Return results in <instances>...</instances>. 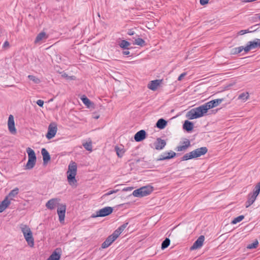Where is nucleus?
I'll return each instance as SVG.
<instances>
[{
	"label": "nucleus",
	"instance_id": "a878e982",
	"mask_svg": "<svg viewBox=\"0 0 260 260\" xmlns=\"http://www.w3.org/2000/svg\"><path fill=\"white\" fill-rule=\"evenodd\" d=\"M249 97V93L247 92H245L240 93L238 97V99L243 102H245L248 99Z\"/></svg>",
	"mask_w": 260,
	"mask_h": 260
},
{
	"label": "nucleus",
	"instance_id": "dca6fc26",
	"mask_svg": "<svg viewBox=\"0 0 260 260\" xmlns=\"http://www.w3.org/2000/svg\"><path fill=\"white\" fill-rule=\"evenodd\" d=\"M190 146V142L188 140L184 141L181 145L178 146L175 150L177 151H185Z\"/></svg>",
	"mask_w": 260,
	"mask_h": 260
},
{
	"label": "nucleus",
	"instance_id": "1a4fd4ad",
	"mask_svg": "<svg viewBox=\"0 0 260 260\" xmlns=\"http://www.w3.org/2000/svg\"><path fill=\"white\" fill-rule=\"evenodd\" d=\"M57 131L56 124L54 123H51L48 126V132L46 135V138L49 140L53 138L55 136Z\"/></svg>",
	"mask_w": 260,
	"mask_h": 260
},
{
	"label": "nucleus",
	"instance_id": "3c124183",
	"mask_svg": "<svg viewBox=\"0 0 260 260\" xmlns=\"http://www.w3.org/2000/svg\"><path fill=\"white\" fill-rule=\"evenodd\" d=\"M122 54L124 55H128L130 54V52L128 50H125L122 52Z\"/></svg>",
	"mask_w": 260,
	"mask_h": 260
},
{
	"label": "nucleus",
	"instance_id": "6e6552de",
	"mask_svg": "<svg viewBox=\"0 0 260 260\" xmlns=\"http://www.w3.org/2000/svg\"><path fill=\"white\" fill-rule=\"evenodd\" d=\"M260 48V39H255L252 41H249L248 42L247 46H246L245 52L247 53L250 50L254 49L256 48Z\"/></svg>",
	"mask_w": 260,
	"mask_h": 260
},
{
	"label": "nucleus",
	"instance_id": "6e6d98bb",
	"mask_svg": "<svg viewBox=\"0 0 260 260\" xmlns=\"http://www.w3.org/2000/svg\"><path fill=\"white\" fill-rule=\"evenodd\" d=\"M99 118V116H96L95 118Z\"/></svg>",
	"mask_w": 260,
	"mask_h": 260
},
{
	"label": "nucleus",
	"instance_id": "473e14b6",
	"mask_svg": "<svg viewBox=\"0 0 260 260\" xmlns=\"http://www.w3.org/2000/svg\"><path fill=\"white\" fill-rule=\"evenodd\" d=\"M133 44L139 45L142 47L145 46L146 45V43L145 41L142 38H138L135 39L134 42L133 43Z\"/></svg>",
	"mask_w": 260,
	"mask_h": 260
},
{
	"label": "nucleus",
	"instance_id": "c756f323",
	"mask_svg": "<svg viewBox=\"0 0 260 260\" xmlns=\"http://www.w3.org/2000/svg\"><path fill=\"white\" fill-rule=\"evenodd\" d=\"M131 45L130 43L126 40H122L119 43V46L123 49H128V46Z\"/></svg>",
	"mask_w": 260,
	"mask_h": 260
},
{
	"label": "nucleus",
	"instance_id": "f3484780",
	"mask_svg": "<svg viewBox=\"0 0 260 260\" xmlns=\"http://www.w3.org/2000/svg\"><path fill=\"white\" fill-rule=\"evenodd\" d=\"M60 249H56L47 260H59L61 256Z\"/></svg>",
	"mask_w": 260,
	"mask_h": 260
},
{
	"label": "nucleus",
	"instance_id": "a211bd4d",
	"mask_svg": "<svg viewBox=\"0 0 260 260\" xmlns=\"http://www.w3.org/2000/svg\"><path fill=\"white\" fill-rule=\"evenodd\" d=\"M146 135V132L144 130H141L135 134L134 139L136 142H140L145 139Z\"/></svg>",
	"mask_w": 260,
	"mask_h": 260
},
{
	"label": "nucleus",
	"instance_id": "423d86ee",
	"mask_svg": "<svg viewBox=\"0 0 260 260\" xmlns=\"http://www.w3.org/2000/svg\"><path fill=\"white\" fill-rule=\"evenodd\" d=\"M260 192V182L255 186L253 192L249 193L248 196V200L246 202L245 206L246 208L249 207L255 201L256 197Z\"/></svg>",
	"mask_w": 260,
	"mask_h": 260
},
{
	"label": "nucleus",
	"instance_id": "a19ab883",
	"mask_svg": "<svg viewBox=\"0 0 260 260\" xmlns=\"http://www.w3.org/2000/svg\"><path fill=\"white\" fill-rule=\"evenodd\" d=\"M119 191V189H115V190H110L109 191H108V192L106 193L105 194H104L102 197V198H105L107 196H108L109 195H111L113 193H116L117 192H118Z\"/></svg>",
	"mask_w": 260,
	"mask_h": 260
},
{
	"label": "nucleus",
	"instance_id": "6ab92c4d",
	"mask_svg": "<svg viewBox=\"0 0 260 260\" xmlns=\"http://www.w3.org/2000/svg\"><path fill=\"white\" fill-rule=\"evenodd\" d=\"M154 145L156 150H161L166 145V142L160 138H157Z\"/></svg>",
	"mask_w": 260,
	"mask_h": 260
},
{
	"label": "nucleus",
	"instance_id": "4be33fe9",
	"mask_svg": "<svg viewBox=\"0 0 260 260\" xmlns=\"http://www.w3.org/2000/svg\"><path fill=\"white\" fill-rule=\"evenodd\" d=\"M41 153L43 156V162L44 164L48 162L50 160V156L49 152L45 148H42Z\"/></svg>",
	"mask_w": 260,
	"mask_h": 260
},
{
	"label": "nucleus",
	"instance_id": "9b49d317",
	"mask_svg": "<svg viewBox=\"0 0 260 260\" xmlns=\"http://www.w3.org/2000/svg\"><path fill=\"white\" fill-rule=\"evenodd\" d=\"M176 155V153L172 150L169 152H165L159 155V157L157 159V160L161 161L169 159L174 158Z\"/></svg>",
	"mask_w": 260,
	"mask_h": 260
},
{
	"label": "nucleus",
	"instance_id": "20e7f679",
	"mask_svg": "<svg viewBox=\"0 0 260 260\" xmlns=\"http://www.w3.org/2000/svg\"><path fill=\"white\" fill-rule=\"evenodd\" d=\"M153 191V187L148 185L135 190L133 195L135 197H143L149 194Z\"/></svg>",
	"mask_w": 260,
	"mask_h": 260
},
{
	"label": "nucleus",
	"instance_id": "e433bc0d",
	"mask_svg": "<svg viewBox=\"0 0 260 260\" xmlns=\"http://www.w3.org/2000/svg\"><path fill=\"white\" fill-rule=\"evenodd\" d=\"M18 192H19V189H18V188L16 187L10 191V192L9 193V195L8 197V198L9 197H10V198L14 197L18 193Z\"/></svg>",
	"mask_w": 260,
	"mask_h": 260
},
{
	"label": "nucleus",
	"instance_id": "7ed1b4c3",
	"mask_svg": "<svg viewBox=\"0 0 260 260\" xmlns=\"http://www.w3.org/2000/svg\"><path fill=\"white\" fill-rule=\"evenodd\" d=\"M208 151L206 147L197 148L189 153H186L182 157V160H187L190 159L197 158L206 154Z\"/></svg>",
	"mask_w": 260,
	"mask_h": 260
},
{
	"label": "nucleus",
	"instance_id": "ea45409f",
	"mask_svg": "<svg viewBox=\"0 0 260 260\" xmlns=\"http://www.w3.org/2000/svg\"><path fill=\"white\" fill-rule=\"evenodd\" d=\"M258 244V242L257 240H256L252 243L248 244L247 246V248L250 249L255 248L257 247Z\"/></svg>",
	"mask_w": 260,
	"mask_h": 260
},
{
	"label": "nucleus",
	"instance_id": "f257e3e1",
	"mask_svg": "<svg viewBox=\"0 0 260 260\" xmlns=\"http://www.w3.org/2000/svg\"><path fill=\"white\" fill-rule=\"evenodd\" d=\"M223 101L222 99H216L211 101L197 108H193L189 111L186 117L189 119H194L203 116L208 110L219 105Z\"/></svg>",
	"mask_w": 260,
	"mask_h": 260
},
{
	"label": "nucleus",
	"instance_id": "37998d69",
	"mask_svg": "<svg viewBox=\"0 0 260 260\" xmlns=\"http://www.w3.org/2000/svg\"><path fill=\"white\" fill-rule=\"evenodd\" d=\"M9 46H10V44H9V42L7 41H6L3 45V48L6 49H7L8 48H9Z\"/></svg>",
	"mask_w": 260,
	"mask_h": 260
},
{
	"label": "nucleus",
	"instance_id": "c85d7f7f",
	"mask_svg": "<svg viewBox=\"0 0 260 260\" xmlns=\"http://www.w3.org/2000/svg\"><path fill=\"white\" fill-rule=\"evenodd\" d=\"M80 99L85 105L88 108L90 107L92 103L85 95H82Z\"/></svg>",
	"mask_w": 260,
	"mask_h": 260
},
{
	"label": "nucleus",
	"instance_id": "c03bdc74",
	"mask_svg": "<svg viewBox=\"0 0 260 260\" xmlns=\"http://www.w3.org/2000/svg\"><path fill=\"white\" fill-rule=\"evenodd\" d=\"M28 78L30 81H37L38 80V79H37L35 76L32 75H29Z\"/></svg>",
	"mask_w": 260,
	"mask_h": 260
},
{
	"label": "nucleus",
	"instance_id": "c9c22d12",
	"mask_svg": "<svg viewBox=\"0 0 260 260\" xmlns=\"http://www.w3.org/2000/svg\"><path fill=\"white\" fill-rule=\"evenodd\" d=\"M115 151H116V153L118 156L119 157H121L124 153V150L117 146L115 147Z\"/></svg>",
	"mask_w": 260,
	"mask_h": 260
},
{
	"label": "nucleus",
	"instance_id": "f03ea898",
	"mask_svg": "<svg viewBox=\"0 0 260 260\" xmlns=\"http://www.w3.org/2000/svg\"><path fill=\"white\" fill-rule=\"evenodd\" d=\"M67 173L68 180L70 185L72 186L75 185L77 183V180L75 179L77 174V164L76 162L71 161L70 163Z\"/></svg>",
	"mask_w": 260,
	"mask_h": 260
},
{
	"label": "nucleus",
	"instance_id": "f8f14e48",
	"mask_svg": "<svg viewBox=\"0 0 260 260\" xmlns=\"http://www.w3.org/2000/svg\"><path fill=\"white\" fill-rule=\"evenodd\" d=\"M118 237L113 233L102 243V247L103 248H106L108 247Z\"/></svg>",
	"mask_w": 260,
	"mask_h": 260
},
{
	"label": "nucleus",
	"instance_id": "aec40b11",
	"mask_svg": "<svg viewBox=\"0 0 260 260\" xmlns=\"http://www.w3.org/2000/svg\"><path fill=\"white\" fill-rule=\"evenodd\" d=\"M11 201L6 197L0 204V213L3 212L10 204Z\"/></svg>",
	"mask_w": 260,
	"mask_h": 260
},
{
	"label": "nucleus",
	"instance_id": "ddd939ff",
	"mask_svg": "<svg viewBox=\"0 0 260 260\" xmlns=\"http://www.w3.org/2000/svg\"><path fill=\"white\" fill-rule=\"evenodd\" d=\"M60 200L58 198H53L49 200L46 204L47 208L50 210H53L56 206H59Z\"/></svg>",
	"mask_w": 260,
	"mask_h": 260
},
{
	"label": "nucleus",
	"instance_id": "2f4dec72",
	"mask_svg": "<svg viewBox=\"0 0 260 260\" xmlns=\"http://www.w3.org/2000/svg\"><path fill=\"white\" fill-rule=\"evenodd\" d=\"M61 77L63 79L66 80H75L76 79V77L74 76H69L66 73H63L60 75Z\"/></svg>",
	"mask_w": 260,
	"mask_h": 260
},
{
	"label": "nucleus",
	"instance_id": "2eb2a0df",
	"mask_svg": "<svg viewBox=\"0 0 260 260\" xmlns=\"http://www.w3.org/2000/svg\"><path fill=\"white\" fill-rule=\"evenodd\" d=\"M204 240V236H200L193 243V245L191 247L190 249L194 250L201 247L203 244Z\"/></svg>",
	"mask_w": 260,
	"mask_h": 260
},
{
	"label": "nucleus",
	"instance_id": "4468645a",
	"mask_svg": "<svg viewBox=\"0 0 260 260\" xmlns=\"http://www.w3.org/2000/svg\"><path fill=\"white\" fill-rule=\"evenodd\" d=\"M8 126L9 132L12 134L16 133V129L15 127V122L14 117L12 115H10L8 121Z\"/></svg>",
	"mask_w": 260,
	"mask_h": 260
},
{
	"label": "nucleus",
	"instance_id": "49530a36",
	"mask_svg": "<svg viewBox=\"0 0 260 260\" xmlns=\"http://www.w3.org/2000/svg\"><path fill=\"white\" fill-rule=\"evenodd\" d=\"M209 0H200V3L201 5L204 6L208 4Z\"/></svg>",
	"mask_w": 260,
	"mask_h": 260
},
{
	"label": "nucleus",
	"instance_id": "a18cd8bd",
	"mask_svg": "<svg viewBox=\"0 0 260 260\" xmlns=\"http://www.w3.org/2000/svg\"><path fill=\"white\" fill-rule=\"evenodd\" d=\"M133 189H134L133 187H126L122 189V191H129L132 190Z\"/></svg>",
	"mask_w": 260,
	"mask_h": 260
},
{
	"label": "nucleus",
	"instance_id": "cd10ccee",
	"mask_svg": "<svg viewBox=\"0 0 260 260\" xmlns=\"http://www.w3.org/2000/svg\"><path fill=\"white\" fill-rule=\"evenodd\" d=\"M46 35L45 32H41L39 33L36 38L35 43H38L45 38H46Z\"/></svg>",
	"mask_w": 260,
	"mask_h": 260
},
{
	"label": "nucleus",
	"instance_id": "0eeeda50",
	"mask_svg": "<svg viewBox=\"0 0 260 260\" xmlns=\"http://www.w3.org/2000/svg\"><path fill=\"white\" fill-rule=\"evenodd\" d=\"M113 211V208L111 207H104L99 211H96V214L93 215L92 217H105L110 215Z\"/></svg>",
	"mask_w": 260,
	"mask_h": 260
},
{
	"label": "nucleus",
	"instance_id": "393cba45",
	"mask_svg": "<svg viewBox=\"0 0 260 260\" xmlns=\"http://www.w3.org/2000/svg\"><path fill=\"white\" fill-rule=\"evenodd\" d=\"M183 128L187 132L191 131L193 127V123L188 120H186L183 124Z\"/></svg>",
	"mask_w": 260,
	"mask_h": 260
},
{
	"label": "nucleus",
	"instance_id": "39448f33",
	"mask_svg": "<svg viewBox=\"0 0 260 260\" xmlns=\"http://www.w3.org/2000/svg\"><path fill=\"white\" fill-rule=\"evenodd\" d=\"M26 152L28 154V159L26 165V169L30 170L32 169L36 162V156L35 151L29 147L26 149Z\"/></svg>",
	"mask_w": 260,
	"mask_h": 260
},
{
	"label": "nucleus",
	"instance_id": "7c9ffc66",
	"mask_svg": "<svg viewBox=\"0 0 260 260\" xmlns=\"http://www.w3.org/2000/svg\"><path fill=\"white\" fill-rule=\"evenodd\" d=\"M246 46L244 47L243 46H240L238 47H235L232 49V52L233 54H237L241 53L243 50H244L245 52Z\"/></svg>",
	"mask_w": 260,
	"mask_h": 260
},
{
	"label": "nucleus",
	"instance_id": "864d4df0",
	"mask_svg": "<svg viewBox=\"0 0 260 260\" xmlns=\"http://www.w3.org/2000/svg\"><path fill=\"white\" fill-rule=\"evenodd\" d=\"M151 81H156V82H157V81H162V80L155 79V80H152Z\"/></svg>",
	"mask_w": 260,
	"mask_h": 260
},
{
	"label": "nucleus",
	"instance_id": "412c9836",
	"mask_svg": "<svg viewBox=\"0 0 260 260\" xmlns=\"http://www.w3.org/2000/svg\"><path fill=\"white\" fill-rule=\"evenodd\" d=\"M28 245L30 247H33L34 245V240L32 237V232L27 233L25 236H24Z\"/></svg>",
	"mask_w": 260,
	"mask_h": 260
},
{
	"label": "nucleus",
	"instance_id": "79ce46f5",
	"mask_svg": "<svg viewBox=\"0 0 260 260\" xmlns=\"http://www.w3.org/2000/svg\"><path fill=\"white\" fill-rule=\"evenodd\" d=\"M253 31L252 30H249L248 29H245V30H241L240 31H239L238 32V35H244L245 34H247V33H249V32H253Z\"/></svg>",
	"mask_w": 260,
	"mask_h": 260
},
{
	"label": "nucleus",
	"instance_id": "5701e85b",
	"mask_svg": "<svg viewBox=\"0 0 260 260\" xmlns=\"http://www.w3.org/2000/svg\"><path fill=\"white\" fill-rule=\"evenodd\" d=\"M162 83V82H150V83L148 84L147 87L150 89L155 91L159 87L161 86Z\"/></svg>",
	"mask_w": 260,
	"mask_h": 260
},
{
	"label": "nucleus",
	"instance_id": "bb28decb",
	"mask_svg": "<svg viewBox=\"0 0 260 260\" xmlns=\"http://www.w3.org/2000/svg\"><path fill=\"white\" fill-rule=\"evenodd\" d=\"M167 124V121L164 119H159L157 123H156V126L157 127L160 128V129H163L165 128V127L166 126Z\"/></svg>",
	"mask_w": 260,
	"mask_h": 260
},
{
	"label": "nucleus",
	"instance_id": "9d476101",
	"mask_svg": "<svg viewBox=\"0 0 260 260\" xmlns=\"http://www.w3.org/2000/svg\"><path fill=\"white\" fill-rule=\"evenodd\" d=\"M66 211V205L65 204H60L57 210V212L59 217V220L62 222L64 220L65 213Z\"/></svg>",
	"mask_w": 260,
	"mask_h": 260
},
{
	"label": "nucleus",
	"instance_id": "4d7b16f0",
	"mask_svg": "<svg viewBox=\"0 0 260 260\" xmlns=\"http://www.w3.org/2000/svg\"><path fill=\"white\" fill-rule=\"evenodd\" d=\"M258 18L260 20V15L258 16Z\"/></svg>",
	"mask_w": 260,
	"mask_h": 260
},
{
	"label": "nucleus",
	"instance_id": "72a5a7b5",
	"mask_svg": "<svg viewBox=\"0 0 260 260\" xmlns=\"http://www.w3.org/2000/svg\"><path fill=\"white\" fill-rule=\"evenodd\" d=\"M170 244V240L169 238H166V239L161 243V249H165L167 248L169 246Z\"/></svg>",
	"mask_w": 260,
	"mask_h": 260
},
{
	"label": "nucleus",
	"instance_id": "603ef678",
	"mask_svg": "<svg viewBox=\"0 0 260 260\" xmlns=\"http://www.w3.org/2000/svg\"><path fill=\"white\" fill-rule=\"evenodd\" d=\"M242 2L243 3H249L251 2L250 0H241Z\"/></svg>",
	"mask_w": 260,
	"mask_h": 260
},
{
	"label": "nucleus",
	"instance_id": "09e8293b",
	"mask_svg": "<svg viewBox=\"0 0 260 260\" xmlns=\"http://www.w3.org/2000/svg\"><path fill=\"white\" fill-rule=\"evenodd\" d=\"M37 104L40 107H42L44 105V101L41 100H39L37 101Z\"/></svg>",
	"mask_w": 260,
	"mask_h": 260
},
{
	"label": "nucleus",
	"instance_id": "de8ad7c7",
	"mask_svg": "<svg viewBox=\"0 0 260 260\" xmlns=\"http://www.w3.org/2000/svg\"><path fill=\"white\" fill-rule=\"evenodd\" d=\"M186 73H182L178 78V81H181V80L183 79V78L186 76Z\"/></svg>",
	"mask_w": 260,
	"mask_h": 260
},
{
	"label": "nucleus",
	"instance_id": "8fccbe9b",
	"mask_svg": "<svg viewBox=\"0 0 260 260\" xmlns=\"http://www.w3.org/2000/svg\"><path fill=\"white\" fill-rule=\"evenodd\" d=\"M127 34L129 36H132L135 34V32L133 29H128Z\"/></svg>",
	"mask_w": 260,
	"mask_h": 260
},
{
	"label": "nucleus",
	"instance_id": "4c0bfd02",
	"mask_svg": "<svg viewBox=\"0 0 260 260\" xmlns=\"http://www.w3.org/2000/svg\"><path fill=\"white\" fill-rule=\"evenodd\" d=\"M244 218V215H240V216L235 218L231 222V223L233 224H236L238 222H239L241 221H242Z\"/></svg>",
	"mask_w": 260,
	"mask_h": 260
},
{
	"label": "nucleus",
	"instance_id": "f704fd0d",
	"mask_svg": "<svg viewBox=\"0 0 260 260\" xmlns=\"http://www.w3.org/2000/svg\"><path fill=\"white\" fill-rule=\"evenodd\" d=\"M21 230L23 236H25L27 233L31 232L30 228L26 225H22L21 227Z\"/></svg>",
	"mask_w": 260,
	"mask_h": 260
},
{
	"label": "nucleus",
	"instance_id": "5fc2aeb1",
	"mask_svg": "<svg viewBox=\"0 0 260 260\" xmlns=\"http://www.w3.org/2000/svg\"><path fill=\"white\" fill-rule=\"evenodd\" d=\"M7 86H12V85H7Z\"/></svg>",
	"mask_w": 260,
	"mask_h": 260
},
{
	"label": "nucleus",
	"instance_id": "58836bf2",
	"mask_svg": "<svg viewBox=\"0 0 260 260\" xmlns=\"http://www.w3.org/2000/svg\"><path fill=\"white\" fill-rule=\"evenodd\" d=\"M83 146L86 150L90 151L92 150V144L91 142L83 143Z\"/></svg>",
	"mask_w": 260,
	"mask_h": 260
},
{
	"label": "nucleus",
	"instance_id": "b1692460",
	"mask_svg": "<svg viewBox=\"0 0 260 260\" xmlns=\"http://www.w3.org/2000/svg\"><path fill=\"white\" fill-rule=\"evenodd\" d=\"M128 225V222H125L119 226L116 230L114 232V233L119 237L120 234L124 230Z\"/></svg>",
	"mask_w": 260,
	"mask_h": 260
}]
</instances>
